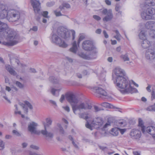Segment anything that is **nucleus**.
I'll use <instances>...</instances> for the list:
<instances>
[{
	"label": "nucleus",
	"instance_id": "38",
	"mask_svg": "<svg viewBox=\"0 0 155 155\" xmlns=\"http://www.w3.org/2000/svg\"><path fill=\"white\" fill-rule=\"evenodd\" d=\"M5 143L0 139V150H2L5 148Z\"/></svg>",
	"mask_w": 155,
	"mask_h": 155
},
{
	"label": "nucleus",
	"instance_id": "20",
	"mask_svg": "<svg viewBox=\"0 0 155 155\" xmlns=\"http://www.w3.org/2000/svg\"><path fill=\"white\" fill-rule=\"evenodd\" d=\"M5 69L10 73L11 75L15 76L16 75L17 73L14 70L13 68L10 65L6 64L5 65Z\"/></svg>",
	"mask_w": 155,
	"mask_h": 155
},
{
	"label": "nucleus",
	"instance_id": "8",
	"mask_svg": "<svg viewBox=\"0 0 155 155\" xmlns=\"http://www.w3.org/2000/svg\"><path fill=\"white\" fill-rule=\"evenodd\" d=\"M103 124V121L100 117L96 118L94 120H93L91 123V125L89 124L87 122L85 125L86 127L91 130H92V127H94L96 128H99L101 127Z\"/></svg>",
	"mask_w": 155,
	"mask_h": 155
},
{
	"label": "nucleus",
	"instance_id": "3",
	"mask_svg": "<svg viewBox=\"0 0 155 155\" xmlns=\"http://www.w3.org/2000/svg\"><path fill=\"white\" fill-rule=\"evenodd\" d=\"M114 82L116 83L117 86L120 89L119 90L122 94H132L137 91L136 89L131 86L130 82L126 77H120Z\"/></svg>",
	"mask_w": 155,
	"mask_h": 155
},
{
	"label": "nucleus",
	"instance_id": "40",
	"mask_svg": "<svg viewBox=\"0 0 155 155\" xmlns=\"http://www.w3.org/2000/svg\"><path fill=\"white\" fill-rule=\"evenodd\" d=\"M84 38L85 37L83 35L81 34H80L78 40V45H79L80 43V42L83 40Z\"/></svg>",
	"mask_w": 155,
	"mask_h": 155
},
{
	"label": "nucleus",
	"instance_id": "5",
	"mask_svg": "<svg viewBox=\"0 0 155 155\" xmlns=\"http://www.w3.org/2000/svg\"><path fill=\"white\" fill-rule=\"evenodd\" d=\"M37 126V124L34 122L30 123L28 125V130L31 134H34L39 135L41 133L46 137L52 138L53 137V134L47 131L45 125H44L45 130H41V131L37 130L36 127Z\"/></svg>",
	"mask_w": 155,
	"mask_h": 155
},
{
	"label": "nucleus",
	"instance_id": "12",
	"mask_svg": "<svg viewBox=\"0 0 155 155\" xmlns=\"http://www.w3.org/2000/svg\"><path fill=\"white\" fill-rule=\"evenodd\" d=\"M114 73L116 76L115 80L120 77L124 78L126 77L125 71L119 67H117L115 68Z\"/></svg>",
	"mask_w": 155,
	"mask_h": 155
},
{
	"label": "nucleus",
	"instance_id": "44",
	"mask_svg": "<svg viewBox=\"0 0 155 155\" xmlns=\"http://www.w3.org/2000/svg\"><path fill=\"white\" fill-rule=\"evenodd\" d=\"M24 104L28 106V107H29V108L32 109L33 108V107L31 105V104L28 101H25L24 102Z\"/></svg>",
	"mask_w": 155,
	"mask_h": 155
},
{
	"label": "nucleus",
	"instance_id": "39",
	"mask_svg": "<svg viewBox=\"0 0 155 155\" xmlns=\"http://www.w3.org/2000/svg\"><path fill=\"white\" fill-rule=\"evenodd\" d=\"M79 115V117L81 118H84L85 120H87L88 118V117L84 113H80Z\"/></svg>",
	"mask_w": 155,
	"mask_h": 155
},
{
	"label": "nucleus",
	"instance_id": "2",
	"mask_svg": "<svg viewBox=\"0 0 155 155\" xmlns=\"http://www.w3.org/2000/svg\"><path fill=\"white\" fill-rule=\"evenodd\" d=\"M70 36V32L66 29L63 27L58 28L56 32H53L51 35V40L52 43L58 45L62 48H66L68 45L65 42L62 41L60 38L66 39Z\"/></svg>",
	"mask_w": 155,
	"mask_h": 155
},
{
	"label": "nucleus",
	"instance_id": "11",
	"mask_svg": "<svg viewBox=\"0 0 155 155\" xmlns=\"http://www.w3.org/2000/svg\"><path fill=\"white\" fill-rule=\"evenodd\" d=\"M141 45L144 49H150L154 47L155 49V42L151 43L147 39L143 40L141 43Z\"/></svg>",
	"mask_w": 155,
	"mask_h": 155
},
{
	"label": "nucleus",
	"instance_id": "53",
	"mask_svg": "<svg viewBox=\"0 0 155 155\" xmlns=\"http://www.w3.org/2000/svg\"><path fill=\"white\" fill-rule=\"evenodd\" d=\"M62 108L63 109H64L65 111H67L68 112H69L70 111V108L68 106H63L62 107Z\"/></svg>",
	"mask_w": 155,
	"mask_h": 155
},
{
	"label": "nucleus",
	"instance_id": "36",
	"mask_svg": "<svg viewBox=\"0 0 155 155\" xmlns=\"http://www.w3.org/2000/svg\"><path fill=\"white\" fill-rule=\"evenodd\" d=\"M146 110L149 111H155V103L153 105L147 107Z\"/></svg>",
	"mask_w": 155,
	"mask_h": 155
},
{
	"label": "nucleus",
	"instance_id": "45",
	"mask_svg": "<svg viewBox=\"0 0 155 155\" xmlns=\"http://www.w3.org/2000/svg\"><path fill=\"white\" fill-rule=\"evenodd\" d=\"M12 133L15 135L17 136H20L21 134L16 130H13L12 131Z\"/></svg>",
	"mask_w": 155,
	"mask_h": 155
},
{
	"label": "nucleus",
	"instance_id": "49",
	"mask_svg": "<svg viewBox=\"0 0 155 155\" xmlns=\"http://www.w3.org/2000/svg\"><path fill=\"white\" fill-rule=\"evenodd\" d=\"M105 77V73H102L101 74L100 78L102 80H104Z\"/></svg>",
	"mask_w": 155,
	"mask_h": 155
},
{
	"label": "nucleus",
	"instance_id": "54",
	"mask_svg": "<svg viewBox=\"0 0 155 155\" xmlns=\"http://www.w3.org/2000/svg\"><path fill=\"white\" fill-rule=\"evenodd\" d=\"M54 4V2H48L47 3V6L50 7L52 6Z\"/></svg>",
	"mask_w": 155,
	"mask_h": 155
},
{
	"label": "nucleus",
	"instance_id": "35",
	"mask_svg": "<svg viewBox=\"0 0 155 155\" xmlns=\"http://www.w3.org/2000/svg\"><path fill=\"white\" fill-rule=\"evenodd\" d=\"M46 123L47 124H44V125H45V126L46 127V126H49L50 125H51V124L52 123V120H51V119L50 117H48L46 118Z\"/></svg>",
	"mask_w": 155,
	"mask_h": 155
},
{
	"label": "nucleus",
	"instance_id": "19",
	"mask_svg": "<svg viewBox=\"0 0 155 155\" xmlns=\"http://www.w3.org/2000/svg\"><path fill=\"white\" fill-rule=\"evenodd\" d=\"M4 21H0V32H6L8 28L7 24L4 22Z\"/></svg>",
	"mask_w": 155,
	"mask_h": 155
},
{
	"label": "nucleus",
	"instance_id": "48",
	"mask_svg": "<svg viewBox=\"0 0 155 155\" xmlns=\"http://www.w3.org/2000/svg\"><path fill=\"white\" fill-rule=\"evenodd\" d=\"M54 13L56 16H59L63 15L61 14L60 12L57 11V10H55L54 11Z\"/></svg>",
	"mask_w": 155,
	"mask_h": 155
},
{
	"label": "nucleus",
	"instance_id": "42",
	"mask_svg": "<svg viewBox=\"0 0 155 155\" xmlns=\"http://www.w3.org/2000/svg\"><path fill=\"white\" fill-rule=\"evenodd\" d=\"M57 126L59 129L60 132L61 134H64V133L63 129L60 124H58Z\"/></svg>",
	"mask_w": 155,
	"mask_h": 155
},
{
	"label": "nucleus",
	"instance_id": "21",
	"mask_svg": "<svg viewBox=\"0 0 155 155\" xmlns=\"http://www.w3.org/2000/svg\"><path fill=\"white\" fill-rule=\"evenodd\" d=\"M147 31H142L139 35L140 39L142 40H145L147 37L148 35L147 34Z\"/></svg>",
	"mask_w": 155,
	"mask_h": 155
},
{
	"label": "nucleus",
	"instance_id": "37",
	"mask_svg": "<svg viewBox=\"0 0 155 155\" xmlns=\"http://www.w3.org/2000/svg\"><path fill=\"white\" fill-rule=\"evenodd\" d=\"M101 105L104 107H108L110 108H111V106H112V105H110L109 103L107 102L103 103L101 104Z\"/></svg>",
	"mask_w": 155,
	"mask_h": 155
},
{
	"label": "nucleus",
	"instance_id": "33",
	"mask_svg": "<svg viewBox=\"0 0 155 155\" xmlns=\"http://www.w3.org/2000/svg\"><path fill=\"white\" fill-rule=\"evenodd\" d=\"M114 32L116 34V35L114 36V38H116L117 40L119 41H120L121 36L120 34L119 31L117 30H115Z\"/></svg>",
	"mask_w": 155,
	"mask_h": 155
},
{
	"label": "nucleus",
	"instance_id": "50",
	"mask_svg": "<svg viewBox=\"0 0 155 155\" xmlns=\"http://www.w3.org/2000/svg\"><path fill=\"white\" fill-rule=\"evenodd\" d=\"M64 7H65L67 8H70L71 7V6L70 4L67 3H63L62 4Z\"/></svg>",
	"mask_w": 155,
	"mask_h": 155
},
{
	"label": "nucleus",
	"instance_id": "7",
	"mask_svg": "<svg viewBox=\"0 0 155 155\" xmlns=\"http://www.w3.org/2000/svg\"><path fill=\"white\" fill-rule=\"evenodd\" d=\"M155 15V9L151 7L145 8L141 13V17L144 20L152 19L153 16Z\"/></svg>",
	"mask_w": 155,
	"mask_h": 155
},
{
	"label": "nucleus",
	"instance_id": "52",
	"mask_svg": "<svg viewBox=\"0 0 155 155\" xmlns=\"http://www.w3.org/2000/svg\"><path fill=\"white\" fill-rule=\"evenodd\" d=\"M17 63L18 65H19V66L20 65L21 67L22 68H24L27 67V65L25 64H22V63H20L18 62H17Z\"/></svg>",
	"mask_w": 155,
	"mask_h": 155
},
{
	"label": "nucleus",
	"instance_id": "63",
	"mask_svg": "<svg viewBox=\"0 0 155 155\" xmlns=\"http://www.w3.org/2000/svg\"><path fill=\"white\" fill-rule=\"evenodd\" d=\"M121 50V47L120 46L117 47L116 49V51L118 52H120Z\"/></svg>",
	"mask_w": 155,
	"mask_h": 155
},
{
	"label": "nucleus",
	"instance_id": "16",
	"mask_svg": "<svg viewBox=\"0 0 155 155\" xmlns=\"http://www.w3.org/2000/svg\"><path fill=\"white\" fill-rule=\"evenodd\" d=\"M93 91L103 96H107V92L102 88L99 87H95L93 88Z\"/></svg>",
	"mask_w": 155,
	"mask_h": 155
},
{
	"label": "nucleus",
	"instance_id": "14",
	"mask_svg": "<svg viewBox=\"0 0 155 155\" xmlns=\"http://www.w3.org/2000/svg\"><path fill=\"white\" fill-rule=\"evenodd\" d=\"M141 135V132L138 129H133L130 132V136L133 138L138 139L139 138Z\"/></svg>",
	"mask_w": 155,
	"mask_h": 155
},
{
	"label": "nucleus",
	"instance_id": "23",
	"mask_svg": "<svg viewBox=\"0 0 155 155\" xmlns=\"http://www.w3.org/2000/svg\"><path fill=\"white\" fill-rule=\"evenodd\" d=\"M138 126L140 127L141 128L142 133L143 134H145L146 133V131L145 130L146 128L143 125V120L141 119H139Z\"/></svg>",
	"mask_w": 155,
	"mask_h": 155
},
{
	"label": "nucleus",
	"instance_id": "10",
	"mask_svg": "<svg viewBox=\"0 0 155 155\" xmlns=\"http://www.w3.org/2000/svg\"><path fill=\"white\" fill-rule=\"evenodd\" d=\"M102 14L106 15L103 18V20L104 21H107L110 20L113 18V15L111 10H107V9H104L102 11Z\"/></svg>",
	"mask_w": 155,
	"mask_h": 155
},
{
	"label": "nucleus",
	"instance_id": "47",
	"mask_svg": "<svg viewBox=\"0 0 155 155\" xmlns=\"http://www.w3.org/2000/svg\"><path fill=\"white\" fill-rule=\"evenodd\" d=\"M49 101L50 104H52V105L54 106V108L57 106L56 103L55 101L51 100H49Z\"/></svg>",
	"mask_w": 155,
	"mask_h": 155
},
{
	"label": "nucleus",
	"instance_id": "27",
	"mask_svg": "<svg viewBox=\"0 0 155 155\" xmlns=\"http://www.w3.org/2000/svg\"><path fill=\"white\" fill-rule=\"evenodd\" d=\"M119 129L118 128H112L110 134L114 136L118 135L119 134Z\"/></svg>",
	"mask_w": 155,
	"mask_h": 155
},
{
	"label": "nucleus",
	"instance_id": "22",
	"mask_svg": "<svg viewBox=\"0 0 155 155\" xmlns=\"http://www.w3.org/2000/svg\"><path fill=\"white\" fill-rule=\"evenodd\" d=\"M62 89L61 87H60L59 89H56L52 87L51 89V92L54 96H58L59 94V92Z\"/></svg>",
	"mask_w": 155,
	"mask_h": 155
},
{
	"label": "nucleus",
	"instance_id": "6",
	"mask_svg": "<svg viewBox=\"0 0 155 155\" xmlns=\"http://www.w3.org/2000/svg\"><path fill=\"white\" fill-rule=\"evenodd\" d=\"M7 40V41L2 42V44L8 46H13L18 42V35L15 31H11L8 35Z\"/></svg>",
	"mask_w": 155,
	"mask_h": 155
},
{
	"label": "nucleus",
	"instance_id": "60",
	"mask_svg": "<svg viewBox=\"0 0 155 155\" xmlns=\"http://www.w3.org/2000/svg\"><path fill=\"white\" fill-rule=\"evenodd\" d=\"M65 97L64 95H62L60 99V101L61 103H62Z\"/></svg>",
	"mask_w": 155,
	"mask_h": 155
},
{
	"label": "nucleus",
	"instance_id": "64",
	"mask_svg": "<svg viewBox=\"0 0 155 155\" xmlns=\"http://www.w3.org/2000/svg\"><path fill=\"white\" fill-rule=\"evenodd\" d=\"M152 96L151 99L153 100V99H155V94L153 91H152Z\"/></svg>",
	"mask_w": 155,
	"mask_h": 155
},
{
	"label": "nucleus",
	"instance_id": "25",
	"mask_svg": "<svg viewBox=\"0 0 155 155\" xmlns=\"http://www.w3.org/2000/svg\"><path fill=\"white\" fill-rule=\"evenodd\" d=\"M80 57L86 60H90L89 54H87L84 52H81L78 54Z\"/></svg>",
	"mask_w": 155,
	"mask_h": 155
},
{
	"label": "nucleus",
	"instance_id": "57",
	"mask_svg": "<svg viewBox=\"0 0 155 155\" xmlns=\"http://www.w3.org/2000/svg\"><path fill=\"white\" fill-rule=\"evenodd\" d=\"M110 123L109 122H107L106 123V124L104 125L103 128H107V127L110 126Z\"/></svg>",
	"mask_w": 155,
	"mask_h": 155
},
{
	"label": "nucleus",
	"instance_id": "29",
	"mask_svg": "<svg viewBox=\"0 0 155 155\" xmlns=\"http://www.w3.org/2000/svg\"><path fill=\"white\" fill-rule=\"evenodd\" d=\"M50 81L53 83L56 84L59 82V80L57 78L54 76H51L49 78Z\"/></svg>",
	"mask_w": 155,
	"mask_h": 155
},
{
	"label": "nucleus",
	"instance_id": "18",
	"mask_svg": "<svg viewBox=\"0 0 155 155\" xmlns=\"http://www.w3.org/2000/svg\"><path fill=\"white\" fill-rule=\"evenodd\" d=\"M155 26V21H150L146 22L145 25V28L148 29L152 30L151 29Z\"/></svg>",
	"mask_w": 155,
	"mask_h": 155
},
{
	"label": "nucleus",
	"instance_id": "55",
	"mask_svg": "<svg viewBox=\"0 0 155 155\" xmlns=\"http://www.w3.org/2000/svg\"><path fill=\"white\" fill-rule=\"evenodd\" d=\"M29 155H40V154H38L37 153L31 151H29Z\"/></svg>",
	"mask_w": 155,
	"mask_h": 155
},
{
	"label": "nucleus",
	"instance_id": "61",
	"mask_svg": "<svg viewBox=\"0 0 155 155\" xmlns=\"http://www.w3.org/2000/svg\"><path fill=\"white\" fill-rule=\"evenodd\" d=\"M72 35V39L73 40L74 39L75 37V31L74 30H72L71 31Z\"/></svg>",
	"mask_w": 155,
	"mask_h": 155
},
{
	"label": "nucleus",
	"instance_id": "13",
	"mask_svg": "<svg viewBox=\"0 0 155 155\" xmlns=\"http://www.w3.org/2000/svg\"><path fill=\"white\" fill-rule=\"evenodd\" d=\"M146 57L147 59L150 60L155 58V49L154 47L152 48L148 49L146 51Z\"/></svg>",
	"mask_w": 155,
	"mask_h": 155
},
{
	"label": "nucleus",
	"instance_id": "58",
	"mask_svg": "<svg viewBox=\"0 0 155 155\" xmlns=\"http://www.w3.org/2000/svg\"><path fill=\"white\" fill-rule=\"evenodd\" d=\"M119 131H120L121 134H123L126 131V130L125 129H120L119 128Z\"/></svg>",
	"mask_w": 155,
	"mask_h": 155
},
{
	"label": "nucleus",
	"instance_id": "24",
	"mask_svg": "<svg viewBox=\"0 0 155 155\" xmlns=\"http://www.w3.org/2000/svg\"><path fill=\"white\" fill-rule=\"evenodd\" d=\"M93 51L89 54L90 60L95 59L96 58V54L97 53V49L93 50Z\"/></svg>",
	"mask_w": 155,
	"mask_h": 155
},
{
	"label": "nucleus",
	"instance_id": "31",
	"mask_svg": "<svg viewBox=\"0 0 155 155\" xmlns=\"http://www.w3.org/2000/svg\"><path fill=\"white\" fill-rule=\"evenodd\" d=\"M120 58L122 59L124 61H128L130 60V58L127 54H122L120 56Z\"/></svg>",
	"mask_w": 155,
	"mask_h": 155
},
{
	"label": "nucleus",
	"instance_id": "26",
	"mask_svg": "<svg viewBox=\"0 0 155 155\" xmlns=\"http://www.w3.org/2000/svg\"><path fill=\"white\" fill-rule=\"evenodd\" d=\"M77 47L76 44V42L74 41L72 44V47L70 48V50L71 51L74 53H76L77 50Z\"/></svg>",
	"mask_w": 155,
	"mask_h": 155
},
{
	"label": "nucleus",
	"instance_id": "59",
	"mask_svg": "<svg viewBox=\"0 0 155 155\" xmlns=\"http://www.w3.org/2000/svg\"><path fill=\"white\" fill-rule=\"evenodd\" d=\"M28 145V143L26 142L23 143L21 144V146L23 148H26L27 146Z\"/></svg>",
	"mask_w": 155,
	"mask_h": 155
},
{
	"label": "nucleus",
	"instance_id": "51",
	"mask_svg": "<svg viewBox=\"0 0 155 155\" xmlns=\"http://www.w3.org/2000/svg\"><path fill=\"white\" fill-rule=\"evenodd\" d=\"M94 109L95 112H98L102 110L101 109L99 108L97 106H94Z\"/></svg>",
	"mask_w": 155,
	"mask_h": 155
},
{
	"label": "nucleus",
	"instance_id": "17",
	"mask_svg": "<svg viewBox=\"0 0 155 155\" xmlns=\"http://www.w3.org/2000/svg\"><path fill=\"white\" fill-rule=\"evenodd\" d=\"M145 130L146 131V133H148L152 136L155 135V127L153 126H150L147 127L145 129Z\"/></svg>",
	"mask_w": 155,
	"mask_h": 155
},
{
	"label": "nucleus",
	"instance_id": "28",
	"mask_svg": "<svg viewBox=\"0 0 155 155\" xmlns=\"http://www.w3.org/2000/svg\"><path fill=\"white\" fill-rule=\"evenodd\" d=\"M0 92L1 94V96L7 101L9 103H10L11 101L7 97L5 90L2 89L0 91Z\"/></svg>",
	"mask_w": 155,
	"mask_h": 155
},
{
	"label": "nucleus",
	"instance_id": "56",
	"mask_svg": "<svg viewBox=\"0 0 155 155\" xmlns=\"http://www.w3.org/2000/svg\"><path fill=\"white\" fill-rule=\"evenodd\" d=\"M93 17L94 19L97 21L100 20L101 19V18L99 16L97 15H94Z\"/></svg>",
	"mask_w": 155,
	"mask_h": 155
},
{
	"label": "nucleus",
	"instance_id": "9",
	"mask_svg": "<svg viewBox=\"0 0 155 155\" xmlns=\"http://www.w3.org/2000/svg\"><path fill=\"white\" fill-rule=\"evenodd\" d=\"M82 48L86 51H91L96 49L93 42L89 40H85L83 42Z\"/></svg>",
	"mask_w": 155,
	"mask_h": 155
},
{
	"label": "nucleus",
	"instance_id": "43",
	"mask_svg": "<svg viewBox=\"0 0 155 155\" xmlns=\"http://www.w3.org/2000/svg\"><path fill=\"white\" fill-rule=\"evenodd\" d=\"M15 84L20 89H22L24 87V85L19 81H17Z\"/></svg>",
	"mask_w": 155,
	"mask_h": 155
},
{
	"label": "nucleus",
	"instance_id": "34",
	"mask_svg": "<svg viewBox=\"0 0 155 155\" xmlns=\"http://www.w3.org/2000/svg\"><path fill=\"white\" fill-rule=\"evenodd\" d=\"M149 36L152 38H155V30L154 29L151 30L149 31Z\"/></svg>",
	"mask_w": 155,
	"mask_h": 155
},
{
	"label": "nucleus",
	"instance_id": "46",
	"mask_svg": "<svg viewBox=\"0 0 155 155\" xmlns=\"http://www.w3.org/2000/svg\"><path fill=\"white\" fill-rule=\"evenodd\" d=\"M48 12L47 11L43 12L41 14L42 15L41 16V17H42L43 16L45 18H48L49 17L48 16Z\"/></svg>",
	"mask_w": 155,
	"mask_h": 155
},
{
	"label": "nucleus",
	"instance_id": "62",
	"mask_svg": "<svg viewBox=\"0 0 155 155\" xmlns=\"http://www.w3.org/2000/svg\"><path fill=\"white\" fill-rule=\"evenodd\" d=\"M151 87V86L150 84H148V86L146 87V89L148 92H151V91L150 89Z\"/></svg>",
	"mask_w": 155,
	"mask_h": 155
},
{
	"label": "nucleus",
	"instance_id": "15",
	"mask_svg": "<svg viewBox=\"0 0 155 155\" xmlns=\"http://www.w3.org/2000/svg\"><path fill=\"white\" fill-rule=\"evenodd\" d=\"M35 0V1L32 2V5L36 16H38V14L40 15V3L39 1H37L36 0Z\"/></svg>",
	"mask_w": 155,
	"mask_h": 155
},
{
	"label": "nucleus",
	"instance_id": "1",
	"mask_svg": "<svg viewBox=\"0 0 155 155\" xmlns=\"http://www.w3.org/2000/svg\"><path fill=\"white\" fill-rule=\"evenodd\" d=\"M66 99L71 105L73 111L76 114V111L90 109L92 108L91 104L86 102L81 101L76 96L72 93L66 96Z\"/></svg>",
	"mask_w": 155,
	"mask_h": 155
},
{
	"label": "nucleus",
	"instance_id": "41",
	"mask_svg": "<svg viewBox=\"0 0 155 155\" xmlns=\"http://www.w3.org/2000/svg\"><path fill=\"white\" fill-rule=\"evenodd\" d=\"M30 147L31 149L35 150H38L40 149L39 146L34 144L31 145Z\"/></svg>",
	"mask_w": 155,
	"mask_h": 155
},
{
	"label": "nucleus",
	"instance_id": "4",
	"mask_svg": "<svg viewBox=\"0 0 155 155\" xmlns=\"http://www.w3.org/2000/svg\"><path fill=\"white\" fill-rule=\"evenodd\" d=\"M19 18L20 15L18 12H11L5 6H0V21L8 20L13 22L18 20Z\"/></svg>",
	"mask_w": 155,
	"mask_h": 155
},
{
	"label": "nucleus",
	"instance_id": "30",
	"mask_svg": "<svg viewBox=\"0 0 155 155\" xmlns=\"http://www.w3.org/2000/svg\"><path fill=\"white\" fill-rule=\"evenodd\" d=\"M145 3L148 5L154 6L155 5V0H146Z\"/></svg>",
	"mask_w": 155,
	"mask_h": 155
},
{
	"label": "nucleus",
	"instance_id": "32",
	"mask_svg": "<svg viewBox=\"0 0 155 155\" xmlns=\"http://www.w3.org/2000/svg\"><path fill=\"white\" fill-rule=\"evenodd\" d=\"M25 104H24L23 103L21 102H20L19 103V105L22 107L23 109H24V113L27 114L28 112V108L26 107H25Z\"/></svg>",
	"mask_w": 155,
	"mask_h": 155
}]
</instances>
